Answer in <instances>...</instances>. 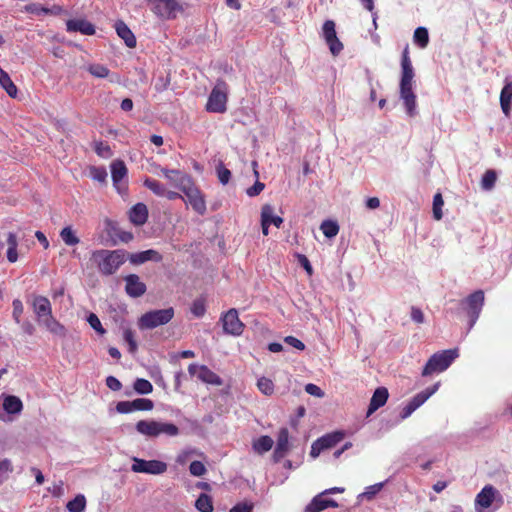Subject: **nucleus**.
<instances>
[{"label": "nucleus", "mask_w": 512, "mask_h": 512, "mask_svg": "<svg viewBox=\"0 0 512 512\" xmlns=\"http://www.w3.org/2000/svg\"><path fill=\"white\" fill-rule=\"evenodd\" d=\"M496 489L491 486L487 485L485 486L481 492L476 496V504L483 507L488 508L493 503V500L495 498Z\"/></svg>", "instance_id": "24"}, {"label": "nucleus", "mask_w": 512, "mask_h": 512, "mask_svg": "<svg viewBox=\"0 0 512 512\" xmlns=\"http://www.w3.org/2000/svg\"><path fill=\"white\" fill-rule=\"evenodd\" d=\"M87 71L96 78H105L109 75V69L102 64H90Z\"/></svg>", "instance_id": "46"}, {"label": "nucleus", "mask_w": 512, "mask_h": 512, "mask_svg": "<svg viewBox=\"0 0 512 512\" xmlns=\"http://www.w3.org/2000/svg\"><path fill=\"white\" fill-rule=\"evenodd\" d=\"M323 36L329 46L330 52L337 56L343 50V44L338 39L335 30V23L332 20H326L323 24Z\"/></svg>", "instance_id": "12"}, {"label": "nucleus", "mask_w": 512, "mask_h": 512, "mask_svg": "<svg viewBox=\"0 0 512 512\" xmlns=\"http://www.w3.org/2000/svg\"><path fill=\"white\" fill-rule=\"evenodd\" d=\"M414 41L421 48H425L429 42L428 30L425 27H418L414 32Z\"/></svg>", "instance_id": "45"}, {"label": "nucleus", "mask_w": 512, "mask_h": 512, "mask_svg": "<svg viewBox=\"0 0 512 512\" xmlns=\"http://www.w3.org/2000/svg\"><path fill=\"white\" fill-rule=\"evenodd\" d=\"M115 29L118 36L124 40L125 44L129 48H134L136 46V37L122 20L116 21Z\"/></svg>", "instance_id": "23"}, {"label": "nucleus", "mask_w": 512, "mask_h": 512, "mask_svg": "<svg viewBox=\"0 0 512 512\" xmlns=\"http://www.w3.org/2000/svg\"><path fill=\"white\" fill-rule=\"evenodd\" d=\"M344 438V433L336 431L328 433L312 443L310 456L317 458L324 450L330 449L337 445Z\"/></svg>", "instance_id": "8"}, {"label": "nucleus", "mask_w": 512, "mask_h": 512, "mask_svg": "<svg viewBox=\"0 0 512 512\" xmlns=\"http://www.w3.org/2000/svg\"><path fill=\"white\" fill-rule=\"evenodd\" d=\"M123 339L128 344V351L134 354L137 351L138 345L134 338V332L127 328L124 330Z\"/></svg>", "instance_id": "47"}, {"label": "nucleus", "mask_w": 512, "mask_h": 512, "mask_svg": "<svg viewBox=\"0 0 512 512\" xmlns=\"http://www.w3.org/2000/svg\"><path fill=\"white\" fill-rule=\"evenodd\" d=\"M385 482L376 483L374 485L368 486L366 490L360 493L357 496L358 502L360 503L362 500L371 501L375 498V496L383 489Z\"/></svg>", "instance_id": "32"}, {"label": "nucleus", "mask_w": 512, "mask_h": 512, "mask_svg": "<svg viewBox=\"0 0 512 512\" xmlns=\"http://www.w3.org/2000/svg\"><path fill=\"white\" fill-rule=\"evenodd\" d=\"M67 31L80 32L84 35H93L95 28L92 23L85 19H70L66 23Z\"/></svg>", "instance_id": "20"}, {"label": "nucleus", "mask_w": 512, "mask_h": 512, "mask_svg": "<svg viewBox=\"0 0 512 512\" xmlns=\"http://www.w3.org/2000/svg\"><path fill=\"white\" fill-rule=\"evenodd\" d=\"M223 330L226 334L239 336L243 333L244 324L238 316V311L235 308L228 310L221 318Z\"/></svg>", "instance_id": "10"}, {"label": "nucleus", "mask_w": 512, "mask_h": 512, "mask_svg": "<svg viewBox=\"0 0 512 512\" xmlns=\"http://www.w3.org/2000/svg\"><path fill=\"white\" fill-rule=\"evenodd\" d=\"M137 432L148 437H157V421L155 420H140L135 426Z\"/></svg>", "instance_id": "27"}, {"label": "nucleus", "mask_w": 512, "mask_h": 512, "mask_svg": "<svg viewBox=\"0 0 512 512\" xmlns=\"http://www.w3.org/2000/svg\"><path fill=\"white\" fill-rule=\"evenodd\" d=\"M127 260V252L123 249H99L91 253L90 261L96 266L102 276H111Z\"/></svg>", "instance_id": "1"}, {"label": "nucleus", "mask_w": 512, "mask_h": 512, "mask_svg": "<svg viewBox=\"0 0 512 512\" xmlns=\"http://www.w3.org/2000/svg\"><path fill=\"white\" fill-rule=\"evenodd\" d=\"M216 172L219 181L223 185L228 184L231 178V171L228 168H226L222 162H219V164L216 166Z\"/></svg>", "instance_id": "50"}, {"label": "nucleus", "mask_w": 512, "mask_h": 512, "mask_svg": "<svg viewBox=\"0 0 512 512\" xmlns=\"http://www.w3.org/2000/svg\"><path fill=\"white\" fill-rule=\"evenodd\" d=\"M13 471L12 463L9 459H2L0 460V478H3V474H9ZM5 480L7 477H4Z\"/></svg>", "instance_id": "61"}, {"label": "nucleus", "mask_w": 512, "mask_h": 512, "mask_svg": "<svg viewBox=\"0 0 512 512\" xmlns=\"http://www.w3.org/2000/svg\"><path fill=\"white\" fill-rule=\"evenodd\" d=\"M320 229L327 238L335 237L339 232V226L336 222L325 220L322 222Z\"/></svg>", "instance_id": "40"}, {"label": "nucleus", "mask_w": 512, "mask_h": 512, "mask_svg": "<svg viewBox=\"0 0 512 512\" xmlns=\"http://www.w3.org/2000/svg\"><path fill=\"white\" fill-rule=\"evenodd\" d=\"M34 313L37 316V322L40 325L46 318L52 317V308L50 301L44 296H37L33 301Z\"/></svg>", "instance_id": "16"}, {"label": "nucleus", "mask_w": 512, "mask_h": 512, "mask_svg": "<svg viewBox=\"0 0 512 512\" xmlns=\"http://www.w3.org/2000/svg\"><path fill=\"white\" fill-rule=\"evenodd\" d=\"M188 203L200 215L206 212V203L201 192L191 182L187 183L182 189Z\"/></svg>", "instance_id": "11"}, {"label": "nucleus", "mask_w": 512, "mask_h": 512, "mask_svg": "<svg viewBox=\"0 0 512 512\" xmlns=\"http://www.w3.org/2000/svg\"><path fill=\"white\" fill-rule=\"evenodd\" d=\"M497 180V173L495 170H487L481 180V187L485 191H490L494 188Z\"/></svg>", "instance_id": "37"}, {"label": "nucleus", "mask_w": 512, "mask_h": 512, "mask_svg": "<svg viewBox=\"0 0 512 512\" xmlns=\"http://www.w3.org/2000/svg\"><path fill=\"white\" fill-rule=\"evenodd\" d=\"M402 76L400 81V96L404 101L406 111L409 116L415 114L416 95L412 90V81L414 70L408 55V48H405L401 60Z\"/></svg>", "instance_id": "2"}, {"label": "nucleus", "mask_w": 512, "mask_h": 512, "mask_svg": "<svg viewBox=\"0 0 512 512\" xmlns=\"http://www.w3.org/2000/svg\"><path fill=\"white\" fill-rule=\"evenodd\" d=\"M95 152L101 157H109L112 154L110 147L103 142L96 143Z\"/></svg>", "instance_id": "59"}, {"label": "nucleus", "mask_w": 512, "mask_h": 512, "mask_svg": "<svg viewBox=\"0 0 512 512\" xmlns=\"http://www.w3.org/2000/svg\"><path fill=\"white\" fill-rule=\"evenodd\" d=\"M154 407V403L150 399L137 398L132 401H120L116 404L118 413L126 414L132 411H150Z\"/></svg>", "instance_id": "13"}, {"label": "nucleus", "mask_w": 512, "mask_h": 512, "mask_svg": "<svg viewBox=\"0 0 512 512\" xmlns=\"http://www.w3.org/2000/svg\"><path fill=\"white\" fill-rule=\"evenodd\" d=\"M133 388L138 394H142V395L149 394L153 391L152 384L148 380L143 379V378L136 379V381L134 382Z\"/></svg>", "instance_id": "43"}, {"label": "nucleus", "mask_w": 512, "mask_h": 512, "mask_svg": "<svg viewBox=\"0 0 512 512\" xmlns=\"http://www.w3.org/2000/svg\"><path fill=\"white\" fill-rule=\"evenodd\" d=\"M125 292L131 298H139L147 291V286L140 280L137 274H129L124 277Z\"/></svg>", "instance_id": "14"}, {"label": "nucleus", "mask_w": 512, "mask_h": 512, "mask_svg": "<svg viewBox=\"0 0 512 512\" xmlns=\"http://www.w3.org/2000/svg\"><path fill=\"white\" fill-rule=\"evenodd\" d=\"M7 244H8L7 259L9 262L14 263L18 259V254H17L18 242H17V236L14 233H12V232L8 233Z\"/></svg>", "instance_id": "33"}, {"label": "nucleus", "mask_w": 512, "mask_h": 512, "mask_svg": "<svg viewBox=\"0 0 512 512\" xmlns=\"http://www.w3.org/2000/svg\"><path fill=\"white\" fill-rule=\"evenodd\" d=\"M3 409L9 414H17L22 411L23 404L19 397L8 395L4 398Z\"/></svg>", "instance_id": "30"}, {"label": "nucleus", "mask_w": 512, "mask_h": 512, "mask_svg": "<svg viewBox=\"0 0 512 512\" xmlns=\"http://www.w3.org/2000/svg\"><path fill=\"white\" fill-rule=\"evenodd\" d=\"M227 92H228V85L227 83L222 80L218 79L214 88L212 89L208 102L206 105V109L209 112L214 113H223L226 111V103H227Z\"/></svg>", "instance_id": "5"}, {"label": "nucleus", "mask_w": 512, "mask_h": 512, "mask_svg": "<svg viewBox=\"0 0 512 512\" xmlns=\"http://www.w3.org/2000/svg\"><path fill=\"white\" fill-rule=\"evenodd\" d=\"M197 377L201 381L208 383V384H212V385H216V386H220L223 384L222 379L205 365L200 366L199 373L197 374Z\"/></svg>", "instance_id": "28"}, {"label": "nucleus", "mask_w": 512, "mask_h": 512, "mask_svg": "<svg viewBox=\"0 0 512 512\" xmlns=\"http://www.w3.org/2000/svg\"><path fill=\"white\" fill-rule=\"evenodd\" d=\"M305 391L315 397L322 398L324 396V392L320 387L315 384L309 383L305 386Z\"/></svg>", "instance_id": "60"}, {"label": "nucleus", "mask_w": 512, "mask_h": 512, "mask_svg": "<svg viewBox=\"0 0 512 512\" xmlns=\"http://www.w3.org/2000/svg\"><path fill=\"white\" fill-rule=\"evenodd\" d=\"M484 300L485 297L482 290H477L466 298L464 303L467 305V314L470 318L469 329L475 325L477 319L479 318L482 307L484 305Z\"/></svg>", "instance_id": "9"}, {"label": "nucleus", "mask_w": 512, "mask_h": 512, "mask_svg": "<svg viewBox=\"0 0 512 512\" xmlns=\"http://www.w3.org/2000/svg\"><path fill=\"white\" fill-rule=\"evenodd\" d=\"M324 494L320 493L315 496L312 501L306 506V512H321L327 508L326 499H323Z\"/></svg>", "instance_id": "35"}, {"label": "nucleus", "mask_w": 512, "mask_h": 512, "mask_svg": "<svg viewBox=\"0 0 512 512\" xmlns=\"http://www.w3.org/2000/svg\"><path fill=\"white\" fill-rule=\"evenodd\" d=\"M60 237L68 246H74L79 243V238L75 235L71 227H65L60 232Z\"/></svg>", "instance_id": "42"}, {"label": "nucleus", "mask_w": 512, "mask_h": 512, "mask_svg": "<svg viewBox=\"0 0 512 512\" xmlns=\"http://www.w3.org/2000/svg\"><path fill=\"white\" fill-rule=\"evenodd\" d=\"M87 321L90 324V326L99 334L103 335L106 332L105 329L102 327L101 322L96 314L90 313L87 318Z\"/></svg>", "instance_id": "55"}, {"label": "nucleus", "mask_w": 512, "mask_h": 512, "mask_svg": "<svg viewBox=\"0 0 512 512\" xmlns=\"http://www.w3.org/2000/svg\"><path fill=\"white\" fill-rule=\"evenodd\" d=\"M458 357V349H448L433 354L422 370V376L443 372Z\"/></svg>", "instance_id": "3"}, {"label": "nucleus", "mask_w": 512, "mask_h": 512, "mask_svg": "<svg viewBox=\"0 0 512 512\" xmlns=\"http://www.w3.org/2000/svg\"><path fill=\"white\" fill-rule=\"evenodd\" d=\"M106 385L113 391H119L122 388L121 382L114 376H108L106 378Z\"/></svg>", "instance_id": "63"}, {"label": "nucleus", "mask_w": 512, "mask_h": 512, "mask_svg": "<svg viewBox=\"0 0 512 512\" xmlns=\"http://www.w3.org/2000/svg\"><path fill=\"white\" fill-rule=\"evenodd\" d=\"M512 102V81L506 82L500 94V105L503 113L509 116Z\"/></svg>", "instance_id": "26"}, {"label": "nucleus", "mask_w": 512, "mask_h": 512, "mask_svg": "<svg viewBox=\"0 0 512 512\" xmlns=\"http://www.w3.org/2000/svg\"><path fill=\"white\" fill-rule=\"evenodd\" d=\"M174 314L175 312L172 307L148 311L139 318L138 327L141 330L154 329L169 323L173 319Z\"/></svg>", "instance_id": "4"}, {"label": "nucleus", "mask_w": 512, "mask_h": 512, "mask_svg": "<svg viewBox=\"0 0 512 512\" xmlns=\"http://www.w3.org/2000/svg\"><path fill=\"white\" fill-rule=\"evenodd\" d=\"M389 393L387 388L385 387H378L370 400L368 411H367V417L372 415L376 410H378L380 407L384 406L387 402Z\"/></svg>", "instance_id": "18"}, {"label": "nucleus", "mask_w": 512, "mask_h": 512, "mask_svg": "<svg viewBox=\"0 0 512 512\" xmlns=\"http://www.w3.org/2000/svg\"><path fill=\"white\" fill-rule=\"evenodd\" d=\"M273 211H274V209L270 204H265L262 206L261 216L264 215V213H266L267 214L266 220L268 221V224L269 225L273 224L277 228H279L281 226V224L283 223V219L280 216H274Z\"/></svg>", "instance_id": "38"}, {"label": "nucleus", "mask_w": 512, "mask_h": 512, "mask_svg": "<svg viewBox=\"0 0 512 512\" xmlns=\"http://www.w3.org/2000/svg\"><path fill=\"white\" fill-rule=\"evenodd\" d=\"M86 506V499L84 495L79 494L74 499L69 501L66 505L69 512H82Z\"/></svg>", "instance_id": "39"}, {"label": "nucleus", "mask_w": 512, "mask_h": 512, "mask_svg": "<svg viewBox=\"0 0 512 512\" xmlns=\"http://www.w3.org/2000/svg\"><path fill=\"white\" fill-rule=\"evenodd\" d=\"M284 342L287 343L288 345L298 349V350H304L305 349V344L300 341L299 339L293 337V336H287L284 338Z\"/></svg>", "instance_id": "62"}, {"label": "nucleus", "mask_w": 512, "mask_h": 512, "mask_svg": "<svg viewBox=\"0 0 512 512\" xmlns=\"http://www.w3.org/2000/svg\"><path fill=\"white\" fill-rule=\"evenodd\" d=\"M205 301L202 298H198L193 301L191 306V312L196 317H202L205 314Z\"/></svg>", "instance_id": "52"}, {"label": "nucleus", "mask_w": 512, "mask_h": 512, "mask_svg": "<svg viewBox=\"0 0 512 512\" xmlns=\"http://www.w3.org/2000/svg\"><path fill=\"white\" fill-rule=\"evenodd\" d=\"M253 504L251 503H238L231 508L230 512H252Z\"/></svg>", "instance_id": "64"}, {"label": "nucleus", "mask_w": 512, "mask_h": 512, "mask_svg": "<svg viewBox=\"0 0 512 512\" xmlns=\"http://www.w3.org/2000/svg\"><path fill=\"white\" fill-rule=\"evenodd\" d=\"M264 188H265V184L256 180L254 185L249 187L246 190V193L250 197H255V196L259 195L263 191Z\"/></svg>", "instance_id": "58"}, {"label": "nucleus", "mask_w": 512, "mask_h": 512, "mask_svg": "<svg viewBox=\"0 0 512 512\" xmlns=\"http://www.w3.org/2000/svg\"><path fill=\"white\" fill-rule=\"evenodd\" d=\"M163 175L172 183L173 186L183 188L187 183H190V178L179 170H172L162 168Z\"/></svg>", "instance_id": "21"}, {"label": "nucleus", "mask_w": 512, "mask_h": 512, "mask_svg": "<svg viewBox=\"0 0 512 512\" xmlns=\"http://www.w3.org/2000/svg\"><path fill=\"white\" fill-rule=\"evenodd\" d=\"M129 218L133 224H135L137 226L143 225L147 221V218H148L147 206L143 203L135 204L130 209Z\"/></svg>", "instance_id": "22"}, {"label": "nucleus", "mask_w": 512, "mask_h": 512, "mask_svg": "<svg viewBox=\"0 0 512 512\" xmlns=\"http://www.w3.org/2000/svg\"><path fill=\"white\" fill-rule=\"evenodd\" d=\"M13 312H12V316H13V319L14 321L19 324L20 323V317L23 313V304L21 302V300L19 299H15L13 300Z\"/></svg>", "instance_id": "56"}, {"label": "nucleus", "mask_w": 512, "mask_h": 512, "mask_svg": "<svg viewBox=\"0 0 512 512\" xmlns=\"http://www.w3.org/2000/svg\"><path fill=\"white\" fill-rule=\"evenodd\" d=\"M144 185L157 196L164 197L166 194V188L157 180L146 178Z\"/></svg>", "instance_id": "41"}, {"label": "nucleus", "mask_w": 512, "mask_h": 512, "mask_svg": "<svg viewBox=\"0 0 512 512\" xmlns=\"http://www.w3.org/2000/svg\"><path fill=\"white\" fill-rule=\"evenodd\" d=\"M195 507L200 512H212L213 511V503L212 498L207 494H200L195 502Z\"/></svg>", "instance_id": "36"}, {"label": "nucleus", "mask_w": 512, "mask_h": 512, "mask_svg": "<svg viewBox=\"0 0 512 512\" xmlns=\"http://www.w3.org/2000/svg\"><path fill=\"white\" fill-rule=\"evenodd\" d=\"M0 85L10 97L16 98L17 87L15 86L9 75L4 71H1Z\"/></svg>", "instance_id": "34"}, {"label": "nucleus", "mask_w": 512, "mask_h": 512, "mask_svg": "<svg viewBox=\"0 0 512 512\" xmlns=\"http://www.w3.org/2000/svg\"><path fill=\"white\" fill-rule=\"evenodd\" d=\"M296 258L298 263L305 269L307 274L311 276L313 274V268L308 258L305 255L299 253L296 254Z\"/></svg>", "instance_id": "57"}, {"label": "nucleus", "mask_w": 512, "mask_h": 512, "mask_svg": "<svg viewBox=\"0 0 512 512\" xmlns=\"http://www.w3.org/2000/svg\"><path fill=\"white\" fill-rule=\"evenodd\" d=\"M444 205V201L442 195L437 193L433 198V216L436 220H440L443 216L442 214V206Z\"/></svg>", "instance_id": "51"}, {"label": "nucleus", "mask_w": 512, "mask_h": 512, "mask_svg": "<svg viewBox=\"0 0 512 512\" xmlns=\"http://www.w3.org/2000/svg\"><path fill=\"white\" fill-rule=\"evenodd\" d=\"M151 11L161 19H174L176 13L182 10L177 0H145Z\"/></svg>", "instance_id": "6"}, {"label": "nucleus", "mask_w": 512, "mask_h": 512, "mask_svg": "<svg viewBox=\"0 0 512 512\" xmlns=\"http://www.w3.org/2000/svg\"><path fill=\"white\" fill-rule=\"evenodd\" d=\"M257 386L265 395H271L274 392V384L269 378L261 377L257 382Z\"/></svg>", "instance_id": "49"}, {"label": "nucleus", "mask_w": 512, "mask_h": 512, "mask_svg": "<svg viewBox=\"0 0 512 512\" xmlns=\"http://www.w3.org/2000/svg\"><path fill=\"white\" fill-rule=\"evenodd\" d=\"M157 430H158V436L160 434H165L168 436H176L179 434L178 427L172 423H164V422L157 421Z\"/></svg>", "instance_id": "44"}, {"label": "nucleus", "mask_w": 512, "mask_h": 512, "mask_svg": "<svg viewBox=\"0 0 512 512\" xmlns=\"http://www.w3.org/2000/svg\"><path fill=\"white\" fill-rule=\"evenodd\" d=\"M439 385L440 383L437 382L432 387H428L425 390L419 392L411 399L410 403L416 408L420 407L438 390Z\"/></svg>", "instance_id": "29"}, {"label": "nucleus", "mask_w": 512, "mask_h": 512, "mask_svg": "<svg viewBox=\"0 0 512 512\" xmlns=\"http://www.w3.org/2000/svg\"><path fill=\"white\" fill-rule=\"evenodd\" d=\"M41 326H44L50 333H52L55 336H58L60 338H65L67 334V329L62 325L60 322H58L54 316L50 318H46L44 322L40 324Z\"/></svg>", "instance_id": "25"}, {"label": "nucleus", "mask_w": 512, "mask_h": 512, "mask_svg": "<svg viewBox=\"0 0 512 512\" xmlns=\"http://www.w3.org/2000/svg\"><path fill=\"white\" fill-rule=\"evenodd\" d=\"M132 460L131 470L135 473L159 475L167 470V464L159 460H144L137 457H133Z\"/></svg>", "instance_id": "7"}, {"label": "nucleus", "mask_w": 512, "mask_h": 512, "mask_svg": "<svg viewBox=\"0 0 512 512\" xmlns=\"http://www.w3.org/2000/svg\"><path fill=\"white\" fill-rule=\"evenodd\" d=\"M111 176L113 185L119 193L126 190L125 183L123 182L127 178V168L122 160H114L111 163Z\"/></svg>", "instance_id": "15"}, {"label": "nucleus", "mask_w": 512, "mask_h": 512, "mask_svg": "<svg viewBox=\"0 0 512 512\" xmlns=\"http://www.w3.org/2000/svg\"><path fill=\"white\" fill-rule=\"evenodd\" d=\"M289 444V432L287 428H281L278 437H277V444L275 447V450L273 452V457L275 458V461H279L282 459L286 453L288 452V446Z\"/></svg>", "instance_id": "19"}, {"label": "nucleus", "mask_w": 512, "mask_h": 512, "mask_svg": "<svg viewBox=\"0 0 512 512\" xmlns=\"http://www.w3.org/2000/svg\"><path fill=\"white\" fill-rule=\"evenodd\" d=\"M162 259V255L158 251L153 249L137 253L127 252V260H129L133 265H140L147 261L160 262L162 261Z\"/></svg>", "instance_id": "17"}, {"label": "nucleus", "mask_w": 512, "mask_h": 512, "mask_svg": "<svg viewBox=\"0 0 512 512\" xmlns=\"http://www.w3.org/2000/svg\"><path fill=\"white\" fill-rule=\"evenodd\" d=\"M189 471L193 476L200 477L206 473V467L201 461H193L189 466Z\"/></svg>", "instance_id": "54"}, {"label": "nucleus", "mask_w": 512, "mask_h": 512, "mask_svg": "<svg viewBox=\"0 0 512 512\" xmlns=\"http://www.w3.org/2000/svg\"><path fill=\"white\" fill-rule=\"evenodd\" d=\"M90 176L93 180L105 183L107 179V171L104 167H90Z\"/></svg>", "instance_id": "48"}, {"label": "nucleus", "mask_w": 512, "mask_h": 512, "mask_svg": "<svg viewBox=\"0 0 512 512\" xmlns=\"http://www.w3.org/2000/svg\"><path fill=\"white\" fill-rule=\"evenodd\" d=\"M273 439L270 436L264 435L253 441V449L258 454L268 452L273 446Z\"/></svg>", "instance_id": "31"}, {"label": "nucleus", "mask_w": 512, "mask_h": 512, "mask_svg": "<svg viewBox=\"0 0 512 512\" xmlns=\"http://www.w3.org/2000/svg\"><path fill=\"white\" fill-rule=\"evenodd\" d=\"M23 11L34 15H47L45 7L39 3H30L24 6Z\"/></svg>", "instance_id": "53"}]
</instances>
